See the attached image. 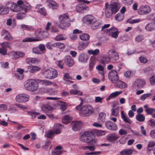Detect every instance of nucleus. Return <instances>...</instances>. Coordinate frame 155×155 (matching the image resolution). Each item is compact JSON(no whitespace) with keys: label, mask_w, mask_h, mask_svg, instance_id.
I'll list each match as a JSON object with an SVG mask.
<instances>
[{"label":"nucleus","mask_w":155,"mask_h":155,"mask_svg":"<svg viewBox=\"0 0 155 155\" xmlns=\"http://www.w3.org/2000/svg\"><path fill=\"white\" fill-rule=\"evenodd\" d=\"M34 35L35 38H26L23 39L22 41L24 42L38 41L43 38H47L49 34L47 31L38 29L36 30Z\"/></svg>","instance_id":"1"},{"label":"nucleus","mask_w":155,"mask_h":155,"mask_svg":"<svg viewBox=\"0 0 155 155\" xmlns=\"http://www.w3.org/2000/svg\"><path fill=\"white\" fill-rule=\"evenodd\" d=\"M105 15L107 18L110 17L113 14L116 13L119 9L120 7V3L118 2H114L108 6V3H105Z\"/></svg>","instance_id":"2"},{"label":"nucleus","mask_w":155,"mask_h":155,"mask_svg":"<svg viewBox=\"0 0 155 155\" xmlns=\"http://www.w3.org/2000/svg\"><path fill=\"white\" fill-rule=\"evenodd\" d=\"M105 15L107 18L110 17L113 14L116 13L119 9L120 7V3L118 2H114L108 6V3H105Z\"/></svg>","instance_id":"3"},{"label":"nucleus","mask_w":155,"mask_h":155,"mask_svg":"<svg viewBox=\"0 0 155 155\" xmlns=\"http://www.w3.org/2000/svg\"><path fill=\"white\" fill-rule=\"evenodd\" d=\"M79 139L81 141L86 143L88 145H94L97 142L92 133L90 132L86 131L83 133L81 135Z\"/></svg>","instance_id":"4"},{"label":"nucleus","mask_w":155,"mask_h":155,"mask_svg":"<svg viewBox=\"0 0 155 155\" xmlns=\"http://www.w3.org/2000/svg\"><path fill=\"white\" fill-rule=\"evenodd\" d=\"M59 24L58 26L59 28L63 29L70 26V19L69 15L67 13H65L59 15L58 17Z\"/></svg>","instance_id":"5"},{"label":"nucleus","mask_w":155,"mask_h":155,"mask_svg":"<svg viewBox=\"0 0 155 155\" xmlns=\"http://www.w3.org/2000/svg\"><path fill=\"white\" fill-rule=\"evenodd\" d=\"M23 1L21 0L18 1L17 4L13 2H9L7 3L6 5H8L10 10L13 12H17L23 11Z\"/></svg>","instance_id":"6"},{"label":"nucleus","mask_w":155,"mask_h":155,"mask_svg":"<svg viewBox=\"0 0 155 155\" xmlns=\"http://www.w3.org/2000/svg\"><path fill=\"white\" fill-rule=\"evenodd\" d=\"M44 76L47 78L51 79L56 78L57 76V71L52 68L47 69L43 72Z\"/></svg>","instance_id":"7"},{"label":"nucleus","mask_w":155,"mask_h":155,"mask_svg":"<svg viewBox=\"0 0 155 155\" xmlns=\"http://www.w3.org/2000/svg\"><path fill=\"white\" fill-rule=\"evenodd\" d=\"M26 90L33 91H36L38 87L37 82L34 79H30L28 81V85L25 86Z\"/></svg>","instance_id":"8"},{"label":"nucleus","mask_w":155,"mask_h":155,"mask_svg":"<svg viewBox=\"0 0 155 155\" xmlns=\"http://www.w3.org/2000/svg\"><path fill=\"white\" fill-rule=\"evenodd\" d=\"M93 111L92 107L89 105H85L81 107L80 111V114L84 117L89 116Z\"/></svg>","instance_id":"9"},{"label":"nucleus","mask_w":155,"mask_h":155,"mask_svg":"<svg viewBox=\"0 0 155 155\" xmlns=\"http://www.w3.org/2000/svg\"><path fill=\"white\" fill-rule=\"evenodd\" d=\"M146 83V81L141 79H136L133 83L132 88L133 90H138L143 88Z\"/></svg>","instance_id":"10"},{"label":"nucleus","mask_w":155,"mask_h":155,"mask_svg":"<svg viewBox=\"0 0 155 155\" xmlns=\"http://www.w3.org/2000/svg\"><path fill=\"white\" fill-rule=\"evenodd\" d=\"M108 78L111 82L114 84L116 83L119 80L117 73L114 70H111L109 72Z\"/></svg>","instance_id":"11"},{"label":"nucleus","mask_w":155,"mask_h":155,"mask_svg":"<svg viewBox=\"0 0 155 155\" xmlns=\"http://www.w3.org/2000/svg\"><path fill=\"white\" fill-rule=\"evenodd\" d=\"M106 30V33L107 35L115 38L118 37L119 32L117 29L116 28L112 27L109 29Z\"/></svg>","instance_id":"12"},{"label":"nucleus","mask_w":155,"mask_h":155,"mask_svg":"<svg viewBox=\"0 0 155 155\" xmlns=\"http://www.w3.org/2000/svg\"><path fill=\"white\" fill-rule=\"evenodd\" d=\"M151 8L148 5L141 6L138 10V13L140 15L147 14L151 11Z\"/></svg>","instance_id":"13"},{"label":"nucleus","mask_w":155,"mask_h":155,"mask_svg":"<svg viewBox=\"0 0 155 155\" xmlns=\"http://www.w3.org/2000/svg\"><path fill=\"white\" fill-rule=\"evenodd\" d=\"M29 96L26 94L18 95L15 97L16 101L19 102H26L29 100Z\"/></svg>","instance_id":"14"},{"label":"nucleus","mask_w":155,"mask_h":155,"mask_svg":"<svg viewBox=\"0 0 155 155\" xmlns=\"http://www.w3.org/2000/svg\"><path fill=\"white\" fill-rule=\"evenodd\" d=\"M83 20L84 22L89 24H93L96 21L95 18L91 15H87L84 16Z\"/></svg>","instance_id":"15"},{"label":"nucleus","mask_w":155,"mask_h":155,"mask_svg":"<svg viewBox=\"0 0 155 155\" xmlns=\"http://www.w3.org/2000/svg\"><path fill=\"white\" fill-rule=\"evenodd\" d=\"M105 125L106 128L111 130H116L117 129L116 124L110 121H107L105 122Z\"/></svg>","instance_id":"16"},{"label":"nucleus","mask_w":155,"mask_h":155,"mask_svg":"<svg viewBox=\"0 0 155 155\" xmlns=\"http://www.w3.org/2000/svg\"><path fill=\"white\" fill-rule=\"evenodd\" d=\"M107 54L111 60H116L119 58L118 53L113 49L108 50Z\"/></svg>","instance_id":"17"},{"label":"nucleus","mask_w":155,"mask_h":155,"mask_svg":"<svg viewBox=\"0 0 155 155\" xmlns=\"http://www.w3.org/2000/svg\"><path fill=\"white\" fill-rule=\"evenodd\" d=\"M96 62V57L92 56L91 57L88 63V69L90 71H92Z\"/></svg>","instance_id":"18"},{"label":"nucleus","mask_w":155,"mask_h":155,"mask_svg":"<svg viewBox=\"0 0 155 155\" xmlns=\"http://www.w3.org/2000/svg\"><path fill=\"white\" fill-rule=\"evenodd\" d=\"M46 3L48 6L53 10L57 9L58 7V4L53 0H47Z\"/></svg>","instance_id":"19"},{"label":"nucleus","mask_w":155,"mask_h":155,"mask_svg":"<svg viewBox=\"0 0 155 155\" xmlns=\"http://www.w3.org/2000/svg\"><path fill=\"white\" fill-rule=\"evenodd\" d=\"M76 9L77 12H83L84 10L88 11L89 8L84 4H79L76 6Z\"/></svg>","instance_id":"20"},{"label":"nucleus","mask_w":155,"mask_h":155,"mask_svg":"<svg viewBox=\"0 0 155 155\" xmlns=\"http://www.w3.org/2000/svg\"><path fill=\"white\" fill-rule=\"evenodd\" d=\"M88 59V57L87 54L82 53L78 57V60L79 62L86 63Z\"/></svg>","instance_id":"21"},{"label":"nucleus","mask_w":155,"mask_h":155,"mask_svg":"<svg viewBox=\"0 0 155 155\" xmlns=\"http://www.w3.org/2000/svg\"><path fill=\"white\" fill-rule=\"evenodd\" d=\"M28 70L25 71H29L30 73H34L40 70L39 67L37 66L29 65L27 67Z\"/></svg>","instance_id":"22"},{"label":"nucleus","mask_w":155,"mask_h":155,"mask_svg":"<svg viewBox=\"0 0 155 155\" xmlns=\"http://www.w3.org/2000/svg\"><path fill=\"white\" fill-rule=\"evenodd\" d=\"M41 6L40 5H38L35 7V9L37 12L41 14L44 16L47 15L46 10L44 7H41Z\"/></svg>","instance_id":"23"},{"label":"nucleus","mask_w":155,"mask_h":155,"mask_svg":"<svg viewBox=\"0 0 155 155\" xmlns=\"http://www.w3.org/2000/svg\"><path fill=\"white\" fill-rule=\"evenodd\" d=\"M64 61L65 63H67L69 67L72 66L74 64L73 59L69 55L65 57Z\"/></svg>","instance_id":"24"},{"label":"nucleus","mask_w":155,"mask_h":155,"mask_svg":"<svg viewBox=\"0 0 155 155\" xmlns=\"http://www.w3.org/2000/svg\"><path fill=\"white\" fill-rule=\"evenodd\" d=\"M73 127L72 129L74 131L79 130L81 127L82 124L80 121H75L72 123Z\"/></svg>","instance_id":"25"},{"label":"nucleus","mask_w":155,"mask_h":155,"mask_svg":"<svg viewBox=\"0 0 155 155\" xmlns=\"http://www.w3.org/2000/svg\"><path fill=\"white\" fill-rule=\"evenodd\" d=\"M145 28L148 31H153L155 29V23L150 22L147 24L145 26Z\"/></svg>","instance_id":"26"},{"label":"nucleus","mask_w":155,"mask_h":155,"mask_svg":"<svg viewBox=\"0 0 155 155\" xmlns=\"http://www.w3.org/2000/svg\"><path fill=\"white\" fill-rule=\"evenodd\" d=\"M25 61L27 63L29 64H31L38 63L39 61L36 58H28L26 59Z\"/></svg>","instance_id":"27"},{"label":"nucleus","mask_w":155,"mask_h":155,"mask_svg":"<svg viewBox=\"0 0 155 155\" xmlns=\"http://www.w3.org/2000/svg\"><path fill=\"white\" fill-rule=\"evenodd\" d=\"M115 86L120 89H123L127 87V85L125 82L118 80L115 85Z\"/></svg>","instance_id":"28"},{"label":"nucleus","mask_w":155,"mask_h":155,"mask_svg":"<svg viewBox=\"0 0 155 155\" xmlns=\"http://www.w3.org/2000/svg\"><path fill=\"white\" fill-rule=\"evenodd\" d=\"M42 110L46 113H50L52 110V107L48 104H45L41 107Z\"/></svg>","instance_id":"29"},{"label":"nucleus","mask_w":155,"mask_h":155,"mask_svg":"<svg viewBox=\"0 0 155 155\" xmlns=\"http://www.w3.org/2000/svg\"><path fill=\"white\" fill-rule=\"evenodd\" d=\"M12 54L13 55V58L14 59L22 57L25 55L24 53L20 51L13 52L12 53Z\"/></svg>","instance_id":"30"},{"label":"nucleus","mask_w":155,"mask_h":155,"mask_svg":"<svg viewBox=\"0 0 155 155\" xmlns=\"http://www.w3.org/2000/svg\"><path fill=\"white\" fill-rule=\"evenodd\" d=\"M7 7L0 6V15H5L8 14L9 12L8 5H7Z\"/></svg>","instance_id":"31"},{"label":"nucleus","mask_w":155,"mask_h":155,"mask_svg":"<svg viewBox=\"0 0 155 155\" xmlns=\"http://www.w3.org/2000/svg\"><path fill=\"white\" fill-rule=\"evenodd\" d=\"M54 127L55 128H54L53 131L54 134H60L61 131V128L60 124H55L54 126Z\"/></svg>","instance_id":"32"},{"label":"nucleus","mask_w":155,"mask_h":155,"mask_svg":"<svg viewBox=\"0 0 155 155\" xmlns=\"http://www.w3.org/2000/svg\"><path fill=\"white\" fill-rule=\"evenodd\" d=\"M89 44V43L88 41L82 42L79 43L78 46V50L80 51L83 50Z\"/></svg>","instance_id":"33"},{"label":"nucleus","mask_w":155,"mask_h":155,"mask_svg":"<svg viewBox=\"0 0 155 155\" xmlns=\"http://www.w3.org/2000/svg\"><path fill=\"white\" fill-rule=\"evenodd\" d=\"M121 117L124 121L126 123L130 124L131 121L127 116L125 115L124 114V111H121Z\"/></svg>","instance_id":"34"},{"label":"nucleus","mask_w":155,"mask_h":155,"mask_svg":"<svg viewBox=\"0 0 155 155\" xmlns=\"http://www.w3.org/2000/svg\"><path fill=\"white\" fill-rule=\"evenodd\" d=\"M133 150L132 149H124L120 152L122 155H130L133 153Z\"/></svg>","instance_id":"35"},{"label":"nucleus","mask_w":155,"mask_h":155,"mask_svg":"<svg viewBox=\"0 0 155 155\" xmlns=\"http://www.w3.org/2000/svg\"><path fill=\"white\" fill-rule=\"evenodd\" d=\"M53 46L54 47L58 48L60 49H64L65 48V46L63 43L57 42L53 43Z\"/></svg>","instance_id":"36"},{"label":"nucleus","mask_w":155,"mask_h":155,"mask_svg":"<svg viewBox=\"0 0 155 155\" xmlns=\"http://www.w3.org/2000/svg\"><path fill=\"white\" fill-rule=\"evenodd\" d=\"M72 119V117L69 115H66L63 117L62 122L65 124H67L70 122Z\"/></svg>","instance_id":"37"},{"label":"nucleus","mask_w":155,"mask_h":155,"mask_svg":"<svg viewBox=\"0 0 155 155\" xmlns=\"http://www.w3.org/2000/svg\"><path fill=\"white\" fill-rule=\"evenodd\" d=\"M62 147L61 146H56L54 148V152L55 153L58 155L61 154L63 152V150H61Z\"/></svg>","instance_id":"38"},{"label":"nucleus","mask_w":155,"mask_h":155,"mask_svg":"<svg viewBox=\"0 0 155 155\" xmlns=\"http://www.w3.org/2000/svg\"><path fill=\"white\" fill-rule=\"evenodd\" d=\"M119 138L118 135L113 134L109 136L107 138V140L110 141L112 142L116 140Z\"/></svg>","instance_id":"39"},{"label":"nucleus","mask_w":155,"mask_h":155,"mask_svg":"<svg viewBox=\"0 0 155 155\" xmlns=\"http://www.w3.org/2000/svg\"><path fill=\"white\" fill-rule=\"evenodd\" d=\"M110 57L108 55L107 56L104 55L102 57V62L104 63H108L110 61Z\"/></svg>","instance_id":"40"},{"label":"nucleus","mask_w":155,"mask_h":155,"mask_svg":"<svg viewBox=\"0 0 155 155\" xmlns=\"http://www.w3.org/2000/svg\"><path fill=\"white\" fill-rule=\"evenodd\" d=\"M96 69L98 71V73L102 75L104 74V68L103 66L101 65H99L96 67Z\"/></svg>","instance_id":"41"},{"label":"nucleus","mask_w":155,"mask_h":155,"mask_svg":"<svg viewBox=\"0 0 155 155\" xmlns=\"http://www.w3.org/2000/svg\"><path fill=\"white\" fill-rule=\"evenodd\" d=\"M119 108L118 107L112 108L111 110V115L116 117L117 116L119 113Z\"/></svg>","instance_id":"42"},{"label":"nucleus","mask_w":155,"mask_h":155,"mask_svg":"<svg viewBox=\"0 0 155 155\" xmlns=\"http://www.w3.org/2000/svg\"><path fill=\"white\" fill-rule=\"evenodd\" d=\"M99 51V50L97 49L95 50H89L87 51V53L90 54L97 55L98 54Z\"/></svg>","instance_id":"43"},{"label":"nucleus","mask_w":155,"mask_h":155,"mask_svg":"<svg viewBox=\"0 0 155 155\" xmlns=\"http://www.w3.org/2000/svg\"><path fill=\"white\" fill-rule=\"evenodd\" d=\"M17 71L19 73L20 75H18L17 76V78L20 80L22 79L23 78V76L22 74L24 72V70L22 69L18 68L17 70Z\"/></svg>","instance_id":"44"},{"label":"nucleus","mask_w":155,"mask_h":155,"mask_svg":"<svg viewBox=\"0 0 155 155\" xmlns=\"http://www.w3.org/2000/svg\"><path fill=\"white\" fill-rule=\"evenodd\" d=\"M124 18V15L120 13L117 14L115 16V18L116 20L120 21L122 20Z\"/></svg>","instance_id":"45"},{"label":"nucleus","mask_w":155,"mask_h":155,"mask_svg":"<svg viewBox=\"0 0 155 155\" xmlns=\"http://www.w3.org/2000/svg\"><path fill=\"white\" fill-rule=\"evenodd\" d=\"M70 93L71 94H78L81 96L83 95V92H82L77 90H71L70 91Z\"/></svg>","instance_id":"46"},{"label":"nucleus","mask_w":155,"mask_h":155,"mask_svg":"<svg viewBox=\"0 0 155 155\" xmlns=\"http://www.w3.org/2000/svg\"><path fill=\"white\" fill-rule=\"evenodd\" d=\"M47 92L50 95H55L57 94L58 91L55 89L50 88L47 90Z\"/></svg>","instance_id":"47"},{"label":"nucleus","mask_w":155,"mask_h":155,"mask_svg":"<svg viewBox=\"0 0 155 155\" xmlns=\"http://www.w3.org/2000/svg\"><path fill=\"white\" fill-rule=\"evenodd\" d=\"M90 37L88 34H87L84 33L82 35H80V38L82 40L86 41L88 40Z\"/></svg>","instance_id":"48"},{"label":"nucleus","mask_w":155,"mask_h":155,"mask_svg":"<svg viewBox=\"0 0 155 155\" xmlns=\"http://www.w3.org/2000/svg\"><path fill=\"white\" fill-rule=\"evenodd\" d=\"M105 114L103 112L100 113L99 114L98 120L100 122H104L105 117Z\"/></svg>","instance_id":"49"},{"label":"nucleus","mask_w":155,"mask_h":155,"mask_svg":"<svg viewBox=\"0 0 155 155\" xmlns=\"http://www.w3.org/2000/svg\"><path fill=\"white\" fill-rule=\"evenodd\" d=\"M137 120L143 122L145 120V117L144 115L141 114H138L136 116Z\"/></svg>","instance_id":"50"},{"label":"nucleus","mask_w":155,"mask_h":155,"mask_svg":"<svg viewBox=\"0 0 155 155\" xmlns=\"http://www.w3.org/2000/svg\"><path fill=\"white\" fill-rule=\"evenodd\" d=\"M38 47L41 54H43L45 52L46 48L44 45L40 44Z\"/></svg>","instance_id":"51"},{"label":"nucleus","mask_w":155,"mask_h":155,"mask_svg":"<svg viewBox=\"0 0 155 155\" xmlns=\"http://www.w3.org/2000/svg\"><path fill=\"white\" fill-rule=\"evenodd\" d=\"M25 12L19 13L17 14L16 15V18L17 19H22L24 18L26 16Z\"/></svg>","instance_id":"52"},{"label":"nucleus","mask_w":155,"mask_h":155,"mask_svg":"<svg viewBox=\"0 0 155 155\" xmlns=\"http://www.w3.org/2000/svg\"><path fill=\"white\" fill-rule=\"evenodd\" d=\"M23 6V11H24L25 13L27 12L30 9L31 6L28 3H26L25 4L24 3Z\"/></svg>","instance_id":"53"},{"label":"nucleus","mask_w":155,"mask_h":155,"mask_svg":"<svg viewBox=\"0 0 155 155\" xmlns=\"http://www.w3.org/2000/svg\"><path fill=\"white\" fill-rule=\"evenodd\" d=\"M45 135L47 137L51 138L54 136V134L53 131L49 130L45 132Z\"/></svg>","instance_id":"54"},{"label":"nucleus","mask_w":155,"mask_h":155,"mask_svg":"<svg viewBox=\"0 0 155 155\" xmlns=\"http://www.w3.org/2000/svg\"><path fill=\"white\" fill-rule=\"evenodd\" d=\"M38 81L39 82L44 84L45 85H50L52 84V82L48 80H38Z\"/></svg>","instance_id":"55"},{"label":"nucleus","mask_w":155,"mask_h":155,"mask_svg":"<svg viewBox=\"0 0 155 155\" xmlns=\"http://www.w3.org/2000/svg\"><path fill=\"white\" fill-rule=\"evenodd\" d=\"M122 93L121 91H116L111 93L109 96V98L115 97Z\"/></svg>","instance_id":"56"},{"label":"nucleus","mask_w":155,"mask_h":155,"mask_svg":"<svg viewBox=\"0 0 155 155\" xmlns=\"http://www.w3.org/2000/svg\"><path fill=\"white\" fill-rule=\"evenodd\" d=\"M95 134L97 136H102L105 135V131L104 130H97L96 131Z\"/></svg>","instance_id":"57"},{"label":"nucleus","mask_w":155,"mask_h":155,"mask_svg":"<svg viewBox=\"0 0 155 155\" xmlns=\"http://www.w3.org/2000/svg\"><path fill=\"white\" fill-rule=\"evenodd\" d=\"M21 26L23 29H24L29 31H33L34 30V29L32 27L27 25H21Z\"/></svg>","instance_id":"58"},{"label":"nucleus","mask_w":155,"mask_h":155,"mask_svg":"<svg viewBox=\"0 0 155 155\" xmlns=\"http://www.w3.org/2000/svg\"><path fill=\"white\" fill-rule=\"evenodd\" d=\"M39 50L38 47H35L32 48V52L34 53L37 54H41Z\"/></svg>","instance_id":"59"},{"label":"nucleus","mask_w":155,"mask_h":155,"mask_svg":"<svg viewBox=\"0 0 155 155\" xmlns=\"http://www.w3.org/2000/svg\"><path fill=\"white\" fill-rule=\"evenodd\" d=\"M66 38V37L62 35H59L55 37L54 39L56 41H58L65 40Z\"/></svg>","instance_id":"60"},{"label":"nucleus","mask_w":155,"mask_h":155,"mask_svg":"<svg viewBox=\"0 0 155 155\" xmlns=\"http://www.w3.org/2000/svg\"><path fill=\"white\" fill-rule=\"evenodd\" d=\"M151 95L150 93L144 94L140 97V99L142 101H144L146 98L150 96Z\"/></svg>","instance_id":"61"},{"label":"nucleus","mask_w":155,"mask_h":155,"mask_svg":"<svg viewBox=\"0 0 155 155\" xmlns=\"http://www.w3.org/2000/svg\"><path fill=\"white\" fill-rule=\"evenodd\" d=\"M61 109L63 110H65L67 107V105L65 103L61 102L60 104Z\"/></svg>","instance_id":"62"},{"label":"nucleus","mask_w":155,"mask_h":155,"mask_svg":"<svg viewBox=\"0 0 155 155\" xmlns=\"http://www.w3.org/2000/svg\"><path fill=\"white\" fill-rule=\"evenodd\" d=\"M139 60L141 62L143 63H146L148 61L146 58L145 57L141 56L139 58Z\"/></svg>","instance_id":"63"},{"label":"nucleus","mask_w":155,"mask_h":155,"mask_svg":"<svg viewBox=\"0 0 155 155\" xmlns=\"http://www.w3.org/2000/svg\"><path fill=\"white\" fill-rule=\"evenodd\" d=\"M3 38L5 39L9 40V41H11L13 39L12 37L11 36L8 31L7 33V34L3 37Z\"/></svg>","instance_id":"64"}]
</instances>
